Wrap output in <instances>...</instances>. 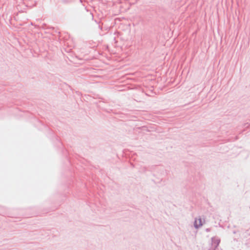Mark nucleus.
<instances>
[{
	"instance_id": "nucleus-1",
	"label": "nucleus",
	"mask_w": 250,
	"mask_h": 250,
	"mask_svg": "<svg viewBox=\"0 0 250 250\" xmlns=\"http://www.w3.org/2000/svg\"><path fill=\"white\" fill-rule=\"evenodd\" d=\"M203 225L201 218H195L194 222V226L195 229H198Z\"/></svg>"
},
{
	"instance_id": "nucleus-2",
	"label": "nucleus",
	"mask_w": 250,
	"mask_h": 250,
	"mask_svg": "<svg viewBox=\"0 0 250 250\" xmlns=\"http://www.w3.org/2000/svg\"><path fill=\"white\" fill-rule=\"evenodd\" d=\"M212 242H213V244L214 245V246L215 248H217L220 242V240L219 239H216L214 238H212Z\"/></svg>"
},
{
	"instance_id": "nucleus-3",
	"label": "nucleus",
	"mask_w": 250,
	"mask_h": 250,
	"mask_svg": "<svg viewBox=\"0 0 250 250\" xmlns=\"http://www.w3.org/2000/svg\"><path fill=\"white\" fill-rule=\"evenodd\" d=\"M74 0H63V1L64 2H70L72 1H73ZM80 1L81 2H82V0H80Z\"/></svg>"
},
{
	"instance_id": "nucleus-4",
	"label": "nucleus",
	"mask_w": 250,
	"mask_h": 250,
	"mask_svg": "<svg viewBox=\"0 0 250 250\" xmlns=\"http://www.w3.org/2000/svg\"><path fill=\"white\" fill-rule=\"evenodd\" d=\"M206 231H209V229H206Z\"/></svg>"
}]
</instances>
